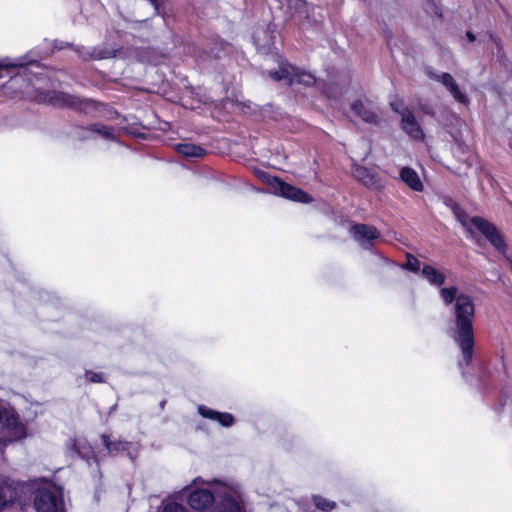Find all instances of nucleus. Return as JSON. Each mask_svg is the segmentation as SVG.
I'll list each match as a JSON object with an SVG mask.
<instances>
[{"label":"nucleus","mask_w":512,"mask_h":512,"mask_svg":"<svg viewBox=\"0 0 512 512\" xmlns=\"http://www.w3.org/2000/svg\"><path fill=\"white\" fill-rule=\"evenodd\" d=\"M18 64L16 63H13V64H9V66H17Z\"/></svg>","instance_id":"37"},{"label":"nucleus","mask_w":512,"mask_h":512,"mask_svg":"<svg viewBox=\"0 0 512 512\" xmlns=\"http://www.w3.org/2000/svg\"><path fill=\"white\" fill-rule=\"evenodd\" d=\"M192 484L195 488L192 489L188 495V504L196 511H204L210 508L213 504L214 509L221 501L217 490L222 485H235L242 495L241 486L234 481H222L216 478L212 480H204L201 477H196Z\"/></svg>","instance_id":"2"},{"label":"nucleus","mask_w":512,"mask_h":512,"mask_svg":"<svg viewBox=\"0 0 512 512\" xmlns=\"http://www.w3.org/2000/svg\"><path fill=\"white\" fill-rule=\"evenodd\" d=\"M401 129L413 140L423 141L425 134L414 113L404 112L400 122Z\"/></svg>","instance_id":"13"},{"label":"nucleus","mask_w":512,"mask_h":512,"mask_svg":"<svg viewBox=\"0 0 512 512\" xmlns=\"http://www.w3.org/2000/svg\"><path fill=\"white\" fill-rule=\"evenodd\" d=\"M231 50H232L231 44H229L221 39L216 38V39L208 40L205 43L203 50H201L199 48H194L193 52H191V53L193 54V56H195L197 58L204 59V57L207 56V57H211L214 59H221V58L225 57L226 55H228L231 52Z\"/></svg>","instance_id":"9"},{"label":"nucleus","mask_w":512,"mask_h":512,"mask_svg":"<svg viewBox=\"0 0 512 512\" xmlns=\"http://www.w3.org/2000/svg\"><path fill=\"white\" fill-rule=\"evenodd\" d=\"M457 221L461 224L467 237H470L476 244L480 243V217H470L456 202L449 199L446 202Z\"/></svg>","instance_id":"8"},{"label":"nucleus","mask_w":512,"mask_h":512,"mask_svg":"<svg viewBox=\"0 0 512 512\" xmlns=\"http://www.w3.org/2000/svg\"><path fill=\"white\" fill-rule=\"evenodd\" d=\"M37 512H65L63 489L52 483L40 487L34 498Z\"/></svg>","instance_id":"4"},{"label":"nucleus","mask_w":512,"mask_h":512,"mask_svg":"<svg viewBox=\"0 0 512 512\" xmlns=\"http://www.w3.org/2000/svg\"><path fill=\"white\" fill-rule=\"evenodd\" d=\"M255 174L261 181L266 183L269 186L271 192L276 195H280L284 198L300 203H310L313 200L308 193L281 181L277 177L271 176L265 171L256 170Z\"/></svg>","instance_id":"5"},{"label":"nucleus","mask_w":512,"mask_h":512,"mask_svg":"<svg viewBox=\"0 0 512 512\" xmlns=\"http://www.w3.org/2000/svg\"><path fill=\"white\" fill-rule=\"evenodd\" d=\"M39 298L41 301L49 302L52 304H55L56 302H58L57 297H55L54 295H52L51 293H49L47 291L39 292Z\"/></svg>","instance_id":"30"},{"label":"nucleus","mask_w":512,"mask_h":512,"mask_svg":"<svg viewBox=\"0 0 512 512\" xmlns=\"http://www.w3.org/2000/svg\"><path fill=\"white\" fill-rule=\"evenodd\" d=\"M466 36H467V38L469 39L470 42H473L476 39L475 35L473 33H471V32H467Z\"/></svg>","instance_id":"34"},{"label":"nucleus","mask_w":512,"mask_h":512,"mask_svg":"<svg viewBox=\"0 0 512 512\" xmlns=\"http://www.w3.org/2000/svg\"><path fill=\"white\" fill-rule=\"evenodd\" d=\"M295 2V6L298 8V9H306V6H307V3L303 0H294Z\"/></svg>","instance_id":"33"},{"label":"nucleus","mask_w":512,"mask_h":512,"mask_svg":"<svg viewBox=\"0 0 512 512\" xmlns=\"http://www.w3.org/2000/svg\"><path fill=\"white\" fill-rule=\"evenodd\" d=\"M162 512H188L186 508L176 502H167L162 506Z\"/></svg>","instance_id":"28"},{"label":"nucleus","mask_w":512,"mask_h":512,"mask_svg":"<svg viewBox=\"0 0 512 512\" xmlns=\"http://www.w3.org/2000/svg\"><path fill=\"white\" fill-rule=\"evenodd\" d=\"M85 377L91 383H102L105 381L104 375L101 372L86 371Z\"/></svg>","instance_id":"29"},{"label":"nucleus","mask_w":512,"mask_h":512,"mask_svg":"<svg viewBox=\"0 0 512 512\" xmlns=\"http://www.w3.org/2000/svg\"><path fill=\"white\" fill-rule=\"evenodd\" d=\"M400 179L412 190L421 192L424 189L423 183L418 173L410 168L403 167L400 171Z\"/></svg>","instance_id":"19"},{"label":"nucleus","mask_w":512,"mask_h":512,"mask_svg":"<svg viewBox=\"0 0 512 512\" xmlns=\"http://www.w3.org/2000/svg\"><path fill=\"white\" fill-rule=\"evenodd\" d=\"M353 175L354 177L361 181L365 186H372L375 184V177L373 174L370 173V171L362 166H355L353 168Z\"/></svg>","instance_id":"24"},{"label":"nucleus","mask_w":512,"mask_h":512,"mask_svg":"<svg viewBox=\"0 0 512 512\" xmlns=\"http://www.w3.org/2000/svg\"><path fill=\"white\" fill-rule=\"evenodd\" d=\"M164 404H165V401L163 400V401L160 403L161 407H163V406H164Z\"/></svg>","instance_id":"36"},{"label":"nucleus","mask_w":512,"mask_h":512,"mask_svg":"<svg viewBox=\"0 0 512 512\" xmlns=\"http://www.w3.org/2000/svg\"><path fill=\"white\" fill-rule=\"evenodd\" d=\"M351 109L364 122L374 125L379 123V117L375 111V108L370 103L356 101L352 104Z\"/></svg>","instance_id":"17"},{"label":"nucleus","mask_w":512,"mask_h":512,"mask_svg":"<svg viewBox=\"0 0 512 512\" xmlns=\"http://www.w3.org/2000/svg\"><path fill=\"white\" fill-rule=\"evenodd\" d=\"M433 78L442 83L457 102L461 104L468 102L467 96L461 92L456 81L449 73H435Z\"/></svg>","instance_id":"15"},{"label":"nucleus","mask_w":512,"mask_h":512,"mask_svg":"<svg viewBox=\"0 0 512 512\" xmlns=\"http://www.w3.org/2000/svg\"><path fill=\"white\" fill-rule=\"evenodd\" d=\"M221 501L212 512H245L243 498L235 485H222L217 490Z\"/></svg>","instance_id":"7"},{"label":"nucleus","mask_w":512,"mask_h":512,"mask_svg":"<svg viewBox=\"0 0 512 512\" xmlns=\"http://www.w3.org/2000/svg\"><path fill=\"white\" fill-rule=\"evenodd\" d=\"M148 1H149V2L151 3V5L153 6V8H154V13H155V14H158V13H159V8H160V6H161V4H162V0H148Z\"/></svg>","instance_id":"31"},{"label":"nucleus","mask_w":512,"mask_h":512,"mask_svg":"<svg viewBox=\"0 0 512 512\" xmlns=\"http://www.w3.org/2000/svg\"><path fill=\"white\" fill-rule=\"evenodd\" d=\"M84 133H96L106 140H115L114 129L102 124H93L90 128L82 129Z\"/></svg>","instance_id":"23"},{"label":"nucleus","mask_w":512,"mask_h":512,"mask_svg":"<svg viewBox=\"0 0 512 512\" xmlns=\"http://www.w3.org/2000/svg\"><path fill=\"white\" fill-rule=\"evenodd\" d=\"M351 233L354 239L365 249H369L372 246V241L380 236L379 231L374 226L366 224L353 225Z\"/></svg>","instance_id":"11"},{"label":"nucleus","mask_w":512,"mask_h":512,"mask_svg":"<svg viewBox=\"0 0 512 512\" xmlns=\"http://www.w3.org/2000/svg\"><path fill=\"white\" fill-rule=\"evenodd\" d=\"M440 297L446 306L455 301V320L449 327L448 334L461 352L458 368L462 379L467 384L474 385L478 382L477 370L473 365L475 340L472 319L474 316V305L471 298L466 294H459L455 286L442 288L440 290Z\"/></svg>","instance_id":"1"},{"label":"nucleus","mask_w":512,"mask_h":512,"mask_svg":"<svg viewBox=\"0 0 512 512\" xmlns=\"http://www.w3.org/2000/svg\"><path fill=\"white\" fill-rule=\"evenodd\" d=\"M176 149L186 158H201L206 155V150L203 147L192 143H179Z\"/></svg>","instance_id":"20"},{"label":"nucleus","mask_w":512,"mask_h":512,"mask_svg":"<svg viewBox=\"0 0 512 512\" xmlns=\"http://www.w3.org/2000/svg\"><path fill=\"white\" fill-rule=\"evenodd\" d=\"M422 276L431 284L441 286L445 282V275L430 265L422 268Z\"/></svg>","instance_id":"22"},{"label":"nucleus","mask_w":512,"mask_h":512,"mask_svg":"<svg viewBox=\"0 0 512 512\" xmlns=\"http://www.w3.org/2000/svg\"><path fill=\"white\" fill-rule=\"evenodd\" d=\"M2 67V65L0 64V68Z\"/></svg>","instance_id":"39"},{"label":"nucleus","mask_w":512,"mask_h":512,"mask_svg":"<svg viewBox=\"0 0 512 512\" xmlns=\"http://www.w3.org/2000/svg\"><path fill=\"white\" fill-rule=\"evenodd\" d=\"M401 268L416 273L420 270V261L413 255L408 254L407 261L401 265Z\"/></svg>","instance_id":"26"},{"label":"nucleus","mask_w":512,"mask_h":512,"mask_svg":"<svg viewBox=\"0 0 512 512\" xmlns=\"http://www.w3.org/2000/svg\"><path fill=\"white\" fill-rule=\"evenodd\" d=\"M390 107L394 112L398 113L401 118L404 112H411V110L404 105L403 101L397 97L390 101Z\"/></svg>","instance_id":"27"},{"label":"nucleus","mask_w":512,"mask_h":512,"mask_svg":"<svg viewBox=\"0 0 512 512\" xmlns=\"http://www.w3.org/2000/svg\"><path fill=\"white\" fill-rule=\"evenodd\" d=\"M68 104L69 105H74L75 104V100L73 98L69 97Z\"/></svg>","instance_id":"35"},{"label":"nucleus","mask_w":512,"mask_h":512,"mask_svg":"<svg viewBox=\"0 0 512 512\" xmlns=\"http://www.w3.org/2000/svg\"><path fill=\"white\" fill-rule=\"evenodd\" d=\"M312 501L318 509L325 512H330L336 508V503L334 501L326 499L320 495H314L312 497Z\"/></svg>","instance_id":"25"},{"label":"nucleus","mask_w":512,"mask_h":512,"mask_svg":"<svg viewBox=\"0 0 512 512\" xmlns=\"http://www.w3.org/2000/svg\"><path fill=\"white\" fill-rule=\"evenodd\" d=\"M103 445L105 446L106 450L110 454H118L124 451H127L131 445L130 442L122 441V440H114L112 441L109 436L106 434H103L101 436Z\"/></svg>","instance_id":"21"},{"label":"nucleus","mask_w":512,"mask_h":512,"mask_svg":"<svg viewBox=\"0 0 512 512\" xmlns=\"http://www.w3.org/2000/svg\"><path fill=\"white\" fill-rule=\"evenodd\" d=\"M482 236L499 254L506 256L508 245L505 235L492 223L482 219Z\"/></svg>","instance_id":"10"},{"label":"nucleus","mask_w":512,"mask_h":512,"mask_svg":"<svg viewBox=\"0 0 512 512\" xmlns=\"http://www.w3.org/2000/svg\"><path fill=\"white\" fill-rule=\"evenodd\" d=\"M68 46L72 47L71 44H69L67 42H62V41H55V44H54V48L58 49V50L64 49L65 47H68Z\"/></svg>","instance_id":"32"},{"label":"nucleus","mask_w":512,"mask_h":512,"mask_svg":"<svg viewBox=\"0 0 512 512\" xmlns=\"http://www.w3.org/2000/svg\"><path fill=\"white\" fill-rule=\"evenodd\" d=\"M510 147L512 148V138L510 139Z\"/></svg>","instance_id":"38"},{"label":"nucleus","mask_w":512,"mask_h":512,"mask_svg":"<svg viewBox=\"0 0 512 512\" xmlns=\"http://www.w3.org/2000/svg\"><path fill=\"white\" fill-rule=\"evenodd\" d=\"M198 413L206 419H210L212 421H216L223 427H231L235 420L232 414L228 412H219L213 410L205 405L198 406Z\"/></svg>","instance_id":"16"},{"label":"nucleus","mask_w":512,"mask_h":512,"mask_svg":"<svg viewBox=\"0 0 512 512\" xmlns=\"http://www.w3.org/2000/svg\"><path fill=\"white\" fill-rule=\"evenodd\" d=\"M15 497V482L0 475V512L9 502H13Z\"/></svg>","instance_id":"18"},{"label":"nucleus","mask_w":512,"mask_h":512,"mask_svg":"<svg viewBox=\"0 0 512 512\" xmlns=\"http://www.w3.org/2000/svg\"><path fill=\"white\" fill-rule=\"evenodd\" d=\"M269 76L275 81L285 80L288 84H302L311 86L316 83V77L306 71H302L287 62H281L279 69L270 71Z\"/></svg>","instance_id":"6"},{"label":"nucleus","mask_w":512,"mask_h":512,"mask_svg":"<svg viewBox=\"0 0 512 512\" xmlns=\"http://www.w3.org/2000/svg\"><path fill=\"white\" fill-rule=\"evenodd\" d=\"M26 436V426L19 421L18 415L0 406V450L8 442L21 440Z\"/></svg>","instance_id":"3"},{"label":"nucleus","mask_w":512,"mask_h":512,"mask_svg":"<svg viewBox=\"0 0 512 512\" xmlns=\"http://www.w3.org/2000/svg\"><path fill=\"white\" fill-rule=\"evenodd\" d=\"M77 55L84 61L88 60H102L112 58L115 55V50L106 46L99 47H84L76 46L73 48Z\"/></svg>","instance_id":"12"},{"label":"nucleus","mask_w":512,"mask_h":512,"mask_svg":"<svg viewBox=\"0 0 512 512\" xmlns=\"http://www.w3.org/2000/svg\"><path fill=\"white\" fill-rule=\"evenodd\" d=\"M70 450L79 456L81 459L85 460L89 465L91 461L98 464V459L95 456L92 446L89 444L86 438L77 437L70 441L69 444Z\"/></svg>","instance_id":"14"}]
</instances>
